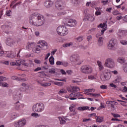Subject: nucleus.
<instances>
[{"label":"nucleus","mask_w":127,"mask_h":127,"mask_svg":"<svg viewBox=\"0 0 127 127\" xmlns=\"http://www.w3.org/2000/svg\"><path fill=\"white\" fill-rule=\"evenodd\" d=\"M78 47H79V48H80V49H83L84 50H86V49H87V48H88V47H87V46H83V45H79V46H78Z\"/></svg>","instance_id":"nucleus-48"},{"label":"nucleus","mask_w":127,"mask_h":127,"mask_svg":"<svg viewBox=\"0 0 127 127\" xmlns=\"http://www.w3.org/2000/svg\"><path fill=\"white\" fill-rule=\"evenodd\" d=\"M81 71L84 74H91L93 72V68L90 65H83L81 67Z\"/></svg>","instance_id":"nucleus-8"},{"label":"nucleus","mask_w":127,"mask_h":127,"mask_svg":"<svg viewBox=\"0 0 127 127\" xmlns=\"http://www.w3.org/2000/svg\"><path fill=\"white\" fill-rule=\"evenodd\" d=\"M101 94L100 93H91L90 97H93L94 98H98V97H100Z\"/></svg>","instance_id":"nucleus-41"},{"label":"nucleus","mask_w":127,"mask_h":127,"mask_svg":"<svg viewBox=\"0 0 127 127\" xmlns=\"http://www.w3.org/2000/svg\"><path fill=\"white\" fill-rule=\"evenodd\" d=\"M15 54L10 53L7 54V57H9L10 58H14V57H15Z\"/></svg>","instance_id":"nucleus-44"},{"label":"nucleus","mask_w":127,"mask_h":127,"mask_svg":"<svg viewBox=\"0 0 127 127\" xmlns=\"http://www.w3.org/2000/svg\"><path fill=\"white\" fill-rule=\"evenodd\" d=\"M98 27H101V28H102V29L101 30V34L99 35H96V37H99V36H101V35H103V34H104L105 31L107 30L108 25H107L106 22H104L103 24L101 23L99 25H98Z\"/></svg>","instance_id":"nucleus-9"},{"label":"nucleus","mask_w":127,"mask_h":127,"mask_svg":"<svg viewBox=\"0 0 127 127\" xmlns=\"http://www.w3.org/2000/svg\"><path fill=\"white\" fill-rule=\"evenodd\" d=\"M57 32L61 36H66L68 34V29L64 26H60L57 29Z\"/></svg>","instance_id":"nucleus-6"},{"label":"nucleus","mask_w":127,"mask_h":127,"mask_svg":"<svg viewBox=\"0 0 127 127\" xmlns=\"http://www.w3.org/2000/svg\"><path fill=\"white\" fill-rule=\"evenodd\" d=\"M120 104L122 106H123V107H127V102L123 101L122 103H120Z\"/></svg>","instance_id":"nucleus-57"},{"label":"nucleus","mask_w":127,"mask_h":127,"mask_svg":"<svg viewBox=\"0 0 127 127\" xmlns=\"http://www.w3.org/2000/svg\"><path fill=\"white\" fill-rule=\"evenodd\" d=\"M11 23H9V25L8 26H6L5 25H3L1 26V28L2 29H3V30H7V29H9V28H10V27H11V26H10Z\"/></svg>","instance_id":"nucleus-26"},{"label":"nucleus","mask_w":127,"mask_h":127,"mask_svg":"<svg viewBox=\"0 0 127 127\" xmlns=\"http://www.w3.org/2000/svg\"><path fill=\"white\" fill-rule=\"evenodd\" d=\"M80 58V56L79 55L77 54H73L71 55L69 58V60L71 62H73L75 63V62H78L79 61V59Z\"/></svg>","instance_id":"nucleus-13"},{"label":"nucleus","mask_w":127,"mask_h":127,"mask_svg":"<svg viewBox=\"0 0 127 127\" xmlns=\"http://www.w3.org/2000/svg\"><path fill=\"white\" fill-rule=\"evenodd\" d=\"M31 117H33L34 118H39L40 117V114L36 113H33L31 115Z\"/></svg>","instance_id":"nucleus-39"},{"label":"nucleus","mask_w":127,"mask_h":127,"mask_svg":"<svg viewBox=\"0 0 127 127\" xmlns=\"http://www.w3.org/2000/svg\"><path fill=\"white\" fill-rule=\"evenodd\" d=\"M51 86V83L49 82H46L43 83L42 87H50Z\"/></svg>","instance_id":"nucleus-42"},{"label":"nucleus","mask_w":127,"mask_h":127,"mask_svg":"<svg viewBox=\"0 0 127 127\" xmlns=\"http://www.w3.org/2000/svg\"><path fill=\"white\" fill-rule=\"evenodd\" d=\"M23 63V61H21L20 60L17 61L16 62V65L20 66V65L22 64Z\"/></svg>","instance_id":"nucleus-45"},{"label":"nucleus","mask_w":127,"mask_h":127,"mask_svg":"<svg viewBox=\"0 0 127 127\" xmlns=\"http://www.w3.org/2000/svg\"><path fill=\"white\" fill-rule=\"evenodd\" d=\"M44 104L42 103L35 104L33 105L32 110L33 112L37 113H41L44 111Z\"/></svg>","instance_id":"nucleus-5"},{"label":"nucleus","mask_w":127,"mask_h":127,"mask_svg":"<svg viewBox=\"0 0 127 127\" xmlns=\"http://www.w3.org/2000/svg\"><path fill=\"white\" fill-rule=\"evenodd\" d=\"M34 62H35V63H36V64H40V63H41V61H40V60H37V59H35V60H34Z\"/></svg>","instance_id":"nucleus-58"},{"label":"nucleus","mask_w":127,"mask_h":127,"mask_svg":"<svg viewBox=\"0 0 127 127\" xmlns=\"http://www.w3.org/2000/svg\"><path fill=\"white\" fill-rule=\"evenodd\" d=\"M27 125V121L24 119H20L14 122V127H24Z\"/></svg>","instance_id":"nucleus-7"},{"label":"nucleus","mask_w":127,"mask_h":127,"mask_svg":"<svg viewBox=\"0 0 127 127\" xmlns=\"http://www.w3.org/2000/svg\"><path fill=\"white\" fill-rule=\"evenodd\" d=\"M13 44H14V42H13L12 40H8V41H7V45L9 46H12Z\"/></svg>","instance_id":"nucleus-43"},{"label":"nucleus","mask_w":127,"mask_h":127,"mask_svg":"<svg viewBox=\"0 0 127 127\" xmlns=\"http://www.w3.org/2000/svg\"><path fill=\"white\" fill-rule=\"evenodd\" d=\"M96 4H97V2H92L90 4V6H91V7H94Z\"/></svg>","instance_id":"nucleus-59"},{"label":"nucleus","mask_w":127,"mask_h":127,"mask_svg":"<svg viewBox=\"0 0 127 127\" xmlns=\"http://www.w3.org/2000/svg\"><path fill=\"white\" fill-rule=\"evenodd\" d=\"M92 121V119L91 118H84L82 120V123H84V124H88V123H90V122Z\"/></svg>","instance_id":"nucleus-32"},{"label":"nucleus","mask_w":127,"mask_h":127,"mask_svg":"<svg viewBox=\"0 0 127 127\" xmlns=\"http://www.w3.org/2000/svg\"><path fill=\"white\" fill-rule=\"evenodd\" d=\"M106 10L108 12H111V11H112V7L107 8Z\"/></svg>","instance_id":"nucleus-64"},{"label":"nucleus","mask_w":127,"mask_h":127,"mask_svg":"<svg viewBox=\"0 0 127 127\" xmlns=\"http://www.w3.org/2000/svg\"><path fill=\"white\" fill-rule=\"evenodd\" d=\"M11 79L12 80H17V81H20V82H25V81H26V79H25V78H21L18 77L16 76H12Z\"/></svg>","instance_id":"nucleus-19"},{"label":"nucleus","mask_w":127,"mask_h":127,"mask_svg":"<svg viewBox=\"0 0 127 127\" xmlns=\"http://www.w3.org/2000/svg\"><path fill=\"white\" fill-rule=\"evenodd\" d=\"M38 45L36 46L35 48L33 49V52L35 53H40V52L45 47V46H47L48 44L44 40H41L38 42Z\"/></svg>","instance_id":"nucleus-3"},{"label":"nucleus","mask_w":127,"mask_h":127,"mask_svg":"<svg viewBox=\"0 0 127 127\" xmlns=\"http://www.w3.org/2000/svg\"><path fill=\"white\" fill-rule=\"evenodd\" d=\"M117 45V41L115 40H111L109 42V44L108 45V48L110 50H115L116 45Z\"/></svg>","instance_id":"nucleus-11"},{"label":"nucleus","mask_w":127,"mask_h":127,"mask_svg":"<svg viewBox=\"0 0 127 127\" xmlns=\"http://www.w3.org/2000/svg\"><path fill=\"white\" fill-rule=\"evenodd\" d=\"M98 45L102 46L103 45V37H99L98 41Z\"/></svg>","instance_id":"nucleus-35"},{"label":"nucleus","mask_w":127,"mask_h":127,"mask_svg":"<svg viewBox=\"0 0 127 127\" xmlns=\"http://www.w3.org/2000/svg\"><path fill=\"white\" fill-rule=\"evenodd\" d=\"M122 68L124 72L127 74V63L123 64Z\"/></svg>","instance_id":"nucleus-33"},{"label":"nucleus","mask_w":127,"mask_h":127,"mask_svg":"<svg viewBox=\"0 0 127 127\" xmlns=\"http://www.w3.org/2000/svg\"><path fill=\"white\" fill-rule=\"evenodd\" d=\"M44 5L46 7H50L53 5V2L50 0H47L45 2H44Z\"/></svg>","instance_id":"nucleus-18"},{"label":"nucleus","mask_w":127,"mask_h":127,"mask_svg":"<svg viewBox=\"0 0 127 127\" xmlns=\"http://www.w3.org/2000/svg\"><path fill=\"white\" fill-rule=\"evenodd\" d=\"M61 125H64V124H66V119H65L64 117H60L58 118Z\"/></svg>","instance_id":"nucleus-24"},{"label":"nucleus","mask_w":127,"mask_h":127,"mask_svg":"<svg viewBox=\"0 0 127 127\" xmlns=\"http://www.w3.org/2000/svg\"><path fill=\"white\" fill-rule=\"evenodd\" d=\"M29 21L31 25L41 26L45 23V18L42 15L33 14L30 16Z\"/></svg>","instance_id":"nucleus-1"},{"label":"nucleus","mask_w":127,"mask_h":127,"mask_svg":"<svg viewBox=\"0 0 127 127\" xmlns=\"http://www.w3.org/2000/svg\"><path fill=\"white\" fill-rule=\"evenodd\" d=\"M36 44H35V43H29L26 46V49H27L28 50H30V49H32L33 51V49L36 48Z\"/></svg>","instance_id":"nucleus-17"},{"label":"nucleus","mask_w":127,"mask_h":127,"mask_svg":"<svg viewBox=\"0 0 127 127\" xmlns=\"http://www.w3.org/2000/svg\"><path fill=\"white\" fill-rule=\"evenodd\" d=\"M104 66L109 69H114L116 67L115 60L111 58L106 59L104 63Z\"/></svg>","instance_id":"nucleus-4"},{"label":"nucleus","mask_w":127,"mask_h":127,"mask_svg":"<svg viewBox=\"0 0 127 127\" xmlns=\"http://www.w3.org/2000/svg\"><path fill=\"white\" fill-rule=\"evenodd\" d=\"M117 62L120 64L126 63V59L124 57H119L117 59Z\"/></svg>","instance_id":"nucleus-20"},{"label":"nucleus","mask_w":127,"mask_h":127,"mask_svg":"<svg viewBox=\"0 0 127 127\" xmlns=\"http://www.w3.org/2000/svg\"><path fill=\"white\" fill-rule=\"evenodd\" d=\"M71 89L73 93H75V92H79V91H80V88L77 86H71Z\"/></svg>","instance_id":"nucleus-30"},{"label":"nucleus","mask_w":127,"mask_h":127,"mask_svg":"<svg viewBox=\"0 0 127 127\" xmlns=\"http://www.w3.org/2000/svg\"><path fill=\"white\" fill-rule=\"evenodd\" d=\"M70 2L74 4V5H77L78 4V0H70Z\"/></svg>","instance_id":"nucleus-47"},{"label":"nucleus","mask_w":127,"mask_h":127,"mask_svg":"<svg viewBox=\"0 0 127 127\" xmlns=\"http://www.w3.org/2000/svg\"><path fill=\"white\" fill-rule=\"evenodd\" d=\"M119 39H124L127 37V32L125 30L119 29L117 33Z\"/></svg>","instance_id":"nucleus-12"},{"label":"nucleus","mask_w":127,"mask_h":127,"mask_svg":"<svg viewBox=\"0 0 127 127\" xmlns=\"http://www.w3.org/2000/svg\"><path fill=\"white\" fill-rule=\"evenodd\" d=\"M2 87H3L4 88L8 87V84L6 83V82H3L2 84Z\"/></svg>","instance_id":"nucleus-53"},{"label":"nucleus","mask_w":127,"mask_h":127,"mask_svg":"<svg viewBox=\"0 0 127 127\" xmlns=\"http://www.w3.org/2000/svg\"><path fill=\"white\" fill-rule=\"evenodd\" d=\"M76 96H81L80 93H77V94L76 95L75 94H73V93H71L69 95V99L70 100H76L77 98H76Z\"/></svg>","instance_id":"nucleus-21"},{"label":"nucleus","mask_w":127,"mask_h":127,"mask_svg":"<svg viewBox=\"0 0 127 127\" xmlns=\"http://www.w3.org/2000/svg\"><path fill=\"white\" fill-rule=\"evenodd\" d=\"M101 89H108V86L107 85H103L100 86Z\"/></svg>","instance_id":"nucleus-62"},{"label":"nucleus","mask_w":127,"mask_h":127,"mask_svg":"<svg viewBox=\"0 0 127 127\" xmlns=\"http://www.w3.org/2000/svg\"><path fill=\"white\" fill-rule=\"evenodd\" d=\"M97 64L99 67V71L101 72V80L103 82H106V81L110 80L112 78L111 70L109 68H105L101 62H98Z\"/></svg>","instance_id":"nucleus-2"},{"label":"nucleus","mask_w":127,"mask_h":127,"mask_svg":"<svg viewBox=\"0 0 127 127\" xmlns=\"http://www.w3.org/2000/svg\"><path fill=\"white\" fill-rule=\"evenodd\" d=\"M95 92V89L92 90V89H86L85 90V95H87V96H90L91 97V95H92V93L90 92Z\"/></svg>","instance_id":"nucleus-23"},{"label":"nucleus","mask_w":127,"mask_h":127,"mask_svg":"<svg viewBox=\"0 0 127 127\" xmlns=\"http://www.w3.org/2000/svg\"><path fill=\"white\" fill-rule=\"evenodd\" d=\"M75 40L76 41V42H81V41H83V37H78L75 39Z\"/></svg>","instance_id":"nucleus-46"},{"label":"nucleus","mask_w":127,"mask_h":127,"mask_svg":"<svg viewBox=\"0 0 127 127\" xmlns=\"http://www.w3.org/2000/svg\"><path fill=\"white\" fill-rule=\"evenodd\" d=\"M55 6L58 9H63L65 7V3L62 0H58L56 2Z\"/></svg>","instance_id":"nucleus-10"},{"label":"nucleus","mask_w":127,"mask_h":127,"mask_svg":"<svg viewBox=\"0 0 127 127\" xmlns=\"http://www.w3.org/2000/svg\"><path fill=\"white\" fill-rule=\"evenodd\" d=\"M94 31H96V28H93L89 31L88 33H92L93 32H94Z\"/></svg>","instance_id":"nucleus-56"},{"label":"nucleus","mask_w":127,"mask_h":127,"mask_svg":"<svg viewBox=\"0 0 127 127\" xmlns=\"http://www.w3.org/2000/svg\"><path fill=\"white\" fill-rule=\"evenodd\" d=\"M66 22L67 23V25L70 27H74L77 25V21L72 19H67Z\"/></svg>","instance_id":"nucleus-14"},{"label":"nucleus","mask_w":127,"mask_h":127,"mask_svg":"<svg viewBox=\"0 0 127 127\" xmlns=\"http://www.w3.org/2000/svg\"><path fill=\"white\" fill-rule=\"evenodd\" d=\"M122 92H124L125 93H127V87L124 86L123 88Z\"/></svg>","instance_id":"nucleus-61"},{"label":"nucleus","mask_w":127,"mask_h":127,"mask_svg":"<svg viewBox=\"0 0 127 127\" xmlns=\"http://www.w3.org/2000/svg\"><path fill=\"white\" fill-rule=\"evenodd\" d=\"M118 53L121 54V55H125L127 53V51L125 50L122 49L118 51Z\"/></svg>","instance_id":"nucleus-37"},{"label":"nucleus","mask_w":127,"mask_h":127,"mask_svg":"<svg viewBox=\"0 0 127 127\" xmlns=\"http://www.w3.org/2000/svg\"><path fill=\"white\" fill-rule=\"evenodd\" d=\"M85 19L88 21H94L95 20V16L93 14H86L85 16Z\"/></svg>","instance_id":"nucleus-16"},{"label":"nucleus","mask_w":127,"mask_h":127,"mask_svg":"<svg viewBox=\"0 0 127 127\" xmlns=\"http://www.w3.org/2000/svg\"><path fill=\"white\" fill-rule=\"evenodd\" d=\"M110 87H112V88H117V85L116 84H114L113 83H110Z\"/></svg>","instance_id":"nucleus-60"},{"label":"nucleus","mask_w":127,"mask_h":127,"mask_svg":"<svg viewBox=\"0 0 127 127\" xmlns=\"http://www.w3.org/2000/svg\"><path fill=\"white\" fill-rule=\"evenodd\" d=\"M67 93V90L64 88L61 89L58 92L59 95H63Z\"/></svg>","instance_id":"nucleus-29"},{"label":"nucleus","mask_w":127,"mask_h":127,"mask_svg":"<svg viewBox=\"0 0 127 127\" xmlns=\"http://www.w3.org/2000/svg\"><path fill=\"white\" fill-rule=\"evenodd\" d=\"M113 15H118V14H120V12L118 10H115L113 12Z\"/></svg>","instance_id":"nucleus-52"},{"label":"nucleus","mask_w":127,"mask_h":127,"mask_svg":"<svg viewBox=\"0 0 127 127\" xmlns=\"http://www.w3.org/2000/svg\"><path fill=\"white\" fill-rule=\"evenodd\" d=\"M114 118H121V115L118 114L111 113Z\"/></svg>","instance_id":"nucleus-50"},{"label":"nucleus","mask_w":127,"mask_h":127,"mask_svg":"<svg viewBox=\"0 0 127 127\" xmlns=\"http://www.w3.org/2000/svg\"><path fill=\"white\" fill-rule=\"evenodd\" d=\"M62 65L64 67H67L68 66V63L67 62H63Z\"/></svg>","instance_id":"nucleus-55"},{"label":"nucleus","mask_w":127,"mask_h":127,"mask_svg":"<svg viewBox=\"0 0 127 127\" xmlns=\"http://www.w3.org/2000/svg\"><path fill=\"white\" fill-rule=\"evenodd\" d=\"M122 80H123L122 76H121L120 75H118L116 77V78L114 81V82L115 84H117V83H120V82H121Z\"/></svg>","instance_id":"nucleus-22"},{"label":"nucleus","mask_w":127,"mask_h":127,"mask_svg":"<svg viewBox=\"0 0 127 127\" xmlns=\"http://www.w3.org/2000/svg\"><path fill=\"white\" fill-rule=\"evenodd\" d=\"M17 116L16 115V114L15 113H12L11 115V118L13 120V119H15V118H17Z\"/></svg>","instance_id":"nucleus-51"},{"label":"nucleus","mask_w":127,"mask_h":127,"mask_svg":"<svg viewBox=\"0 0 127 127\" xmlns=\"http://www.w3.org/2000/svg\"><path fill=\"white\" fill-rule=\"evenodd\" d=\"M88 79L89 80H96L97 79V74H96L95 75H89L88 76Z\"/></svg>","instance_id":"nucleus-34"},{"label":"nucleus","mask_w":127,"mask_h":127,"mask_svg":"<svg viewBox=\"0 0 127 127\" xmlns=\"http://www.w3.org/2000/svg\"><path fill=\"white\" fill-rule=\"evenodd\" d=\"M96 120L97 123H102L104 121L103 117H101L100 116L96 117Z\"/></svg>","instance_id":"nucleus-31"},{"label":"nucleus","mask_w":127,"mask_h":127,"mask_svg":"<svg viewBox=\"0 0 127 127\" xmlns=\"http://www.w3.org/2000/svg\"><path fill=\"white\" fill-rule=\"evenodd\" d=\"M22 98V94L20 92H17L13 95V99L15 101H18V100H21Z\"/></svg>","instance_id":"nucleus-15"},{"label":"nucleus","mask_w":127,"mask_h":127,"mask_svg":"<svg viewBox=\"0 0 127 127\" xmlns=\"http://www.w3.org/2000/svg\"><path fill=\"white\" fill-rule=\"evenodd\" d=\"M49 73H50V74L56 75V69L54 68H50L49 69Z\"/></svg>","instance_id":"nucleus-27"},{"label":"nucleus","mask_w":127,"mask_h":127,"mask_svg":"<svg viewBox=\"0 0 127 127\" xmlns=\"http://www.w3.org/2000/svg\"><path fill=\"white\" fill-rule=\"evenodd\" d=\"M11 13V10H9L6 12V15H7V16H10V14Z\"/></svg>","instance_id":"nucleus-54"},{"label":"nucleus","mask_w":127,"mask_h":127,"mask_svg":"<svg viewBox=\"0 0 127 127\" xmlns=\"http://www.w3.org/2000/svg\"><path fill=\"white\" fill-rule=\"evenodd\" d=\"M120 43L122 44V45H127V41L126 40H121Z\"/></svg>","instance_id":"nucleus-49"},{"label":"nucleus","mask_w":127,"mask_h":127,"mask_svg":"<svg viewBox=\"0 0 127 127\" xmlns=\"http://www.w3.org/2000/svg\"><path fill=\"white\" fill-rule=\"evenodd\" d=\"M49 62L51 65H54V57L53 56L50 58Z\"/></svg>","instance_id":"nucleus-40"},{"label":"nucleus","mask_w":127,"mask_h":127,"mask_svg":"<svg viewBox=\"0 0 127 127\" xmlns=\"http://www.w3.org/2000/svg\"><path fill=\"white\" fill-rule=\"evenodd\" d=\"M72 46H73V43L72 42H70L69 43L64 44L63 45V47H64V48L70 47Z\"/></svg>","instance_id":"nucleus-36"},{"label":"nucleus","mask_w":127,"mask_h":127,"mask_svg":"<svg viewBox=\"0 0 127 127\" xmlns=\"http://www.w3.org/2000/svg\"><path fill=\"white\" fill-rule=\"evenodd\" d=\"M90 107L88 106H83V107H78L77 108V110L78 111H85V110H88V109Z\"/></svg>","instance_id":"nucleus-25"},{"label":"nucleus","mask_w":127,"mask_h":127,"mask_svg":"<svg viewBox=\"0 0 127 127\" xmlns=\"http://www.w3.org/2000/svg\"><path fill=\"white\" fill-rule=\"evenodd\" d=\"M56 64H57L58 65H62V64H63V62H61V61H57V62H56Z\"/></svg>","instance_id":"nucleus-63"},{"label":"nucleus","mask_w":127,"mask_h":127,"mask_svg":"<svg viewBox=\"0 0 127 127\" xmlns=\"http://www.w3.org/2000/svg\"><path fill=\"white\" fill-rule=\"evenodd\" d=\"M37 82L38 84V85H40V86H43V84H44V82H43V79H37Z\"/></svg>","instance_id":"nucleus-38"},{"label":"nucleus","mask_w":127,"mask_h":127,"mask_svg":"<svg viewBox=\"0 0 127 127\" xmlns=\"http://www.w3.org/2000/svg\"><path fill=\"white\" fill-rule=\"evenodd\" d=\"M54 83V85H56L59 87H63V86H64V83L63 82L55 81Z\"/></svg>","instance_id":"nucleus-28"}]
</instances>
